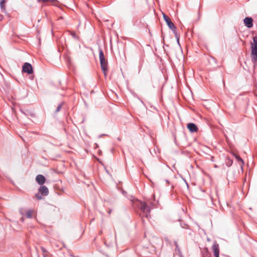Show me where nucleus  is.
<instances>
[{
  "instance_id": "1",
  "label": "nucleus",
  "mask_w": 257,
  "mask_h": 257,
  "mask_svg": "<svg viewBox=\"0 0 257 257\" xmlns=\"http://www.w3.org/2000/svg\"><path fill=\"white\" fill-rule=\"evenodd\" d=\"M136 205L142 211L141 215L142 217L148 218L150 216V212L151 208L147 204L146 202L137 200V201L136 202Z\"/></svg>"
},
{
  "instance_id": "2",
  "label": "nucleus",
  "mask_w": 257,
  "mask_h": 257,
  "mask_svg": "<svg viewBox=\"0 0 257 257\" xmlns=\"http://www.w3.org/2000/svg\"><path fill=\"white\" fill-rule=\"evenodd\" d=\"M99 57L100 60V66L103 72L104 75H106L107 71V61L105 59L103 51L101 49H99Z\"/></svg>"
},
{
  "instance_id": "3",
  "label": "nucleus",
  "mask_w": 257,
  "mask_h": 257,
  "mask_svg": "<svg viewBox=\"0 0 257 257\" xmlns=\"http://www.w3.org/2000/svg\"><path fill=\"white\" fill-rule=\"evenodd\" d=\"M163 18L166 22L168 27L173 32L176 38L177 39V41L179 43L178 35L176 31V27L174 23L171 21L170 19L166 15H163Z\"/></svg>"
},
{
  "instance_id": "4",
  "label": "nucleus",
  "mask_w": 257,
  "mask_h": 257,
  "mask_svg": "<svg viewBox=\"0 0 257 257\" xmlns=\"http://www.w3.org/2000/svg\"><path fill=\"white\" fill-rule=\"evenodd\" d=\"M49 193L48 188L45 186H41L38 189V193L36 194L35 196L38 200L43 199V196H47Z\"/></svg>"
},
{
  "instance_id": "5",
  "label": "nucleus",
  "mask_w": 257,
  "mask_h": 257,
  "mask_svg": "<svg viewBox=\"0 0 257 257\" xmlns=\"http://www.w3.org/2000/svg\"><path fill=\"white\" fill-rule=\"evenodd\" d=\"M22 71L25 73L28 74H31L33 73V69L32 66L29 63H25L22 67Z\"/></svg>"
},
{
  "instance_id": "6",
  "label": "nucleus",
  "mask_w": 257,
  "mask_h": 257,
  "mask_svg": "<svg viewBox=\"0 0 257 257\" xmlns=\"http://www.w3.org/2000/svg\"><path fill=\"white\" fill-rule=\"evenodd\" d=\"M251 60L254 64L257 63V46H251Z\"/></svg>"
},
{
  "instance_id": "7",
  "label": "nucleus",
  "mask_w": 257,
  "mask_h": 257,
  "mask_svg": "<svg viewBox=\"0 0 257 257\" xmlns=\"http://www.w3.org/2000/svg\"><path fill=\"white\" fill-rule=\"evenodd\" d=\"M212 249L214 253V255L215 257H219V244L217 243L216 242H214L212 246Z\"/></svg>"
},
{
  "instance_id": "8",
  "label": "nucleus",
  "mask_w": 257,
  "mask_h": 257,
  "mask_svg": "<svg viewBox=\"0 0 257 257\" xmlns=\"http://www.w3.org/2000/svg\"><path fill=\"white\" fill-rule=\"evenodd\" d=\"M243 22L246 27L250 28L253 26V19L251 17H246L243 20Z\"/></svg>"
},
{
  "instance_id": "9",
  "label": "nucleus",
  "mask_w": 257,
  "mask_h": 257,
  "mask_svg": "<svg viewBox=\"0 0 257 257\" xmlns=\"http://www.w3.org/2000/svg\"><path fill=\"white\" fill-rule=\"evenodd\" d=\"M187 128L191 133L196 132L198 130L197 126L194 123H188Z\"/></svg>"
},
{
  "instance_id": "10",
  "label": "nucleus",
  "mask_w": 257,
  "mask_h": 257,
  "mask_svg": "<svg viewBox=\"0 0 257 257\" xmlns=\"http://www.w3.org/2000/svg\"><path fill=\"white\" fill-rule=\"evenodd\" d=\"M36 180L39 185H43L45 182L46 179L43 175H38L36 178Z\"/></svg>"
},
{
  "instance_id": "11",
  "label": "nucleus",
  "mask_w": 257,
  "mask_h": 257,
  "mask_svg": "<svg viewBox=\"0 0 257 257\" xmlns=\"http://www.w3.org/2000/svg\"><path fill=\"white\" fill-rule=\"evenodd\" d=\"M174 245L176 246L175 249V253L178 254L180 257H184L182 254L181 251L179 247L177 241L174 242Z\"/></svg>"
},
{
  "instance_id": "12",
  "label": "nucleus",
  "mask_w": 257,
  "mask_h": 257,
  "mask_svg": "<svg viewBox=\"0 0 257 257\" xmlns=\"http://www.w3.org/2000/svg\"><path fill=\"white\" fill-rule=\"evenodd\" d=\"M5 3L6 1L5 0H1L0 1V6L3 12L6 11V7H5Z\"/></svg>"
},
{
  "instance_id": "13",
  "label": "nucleus",
  "mask_w": 257,
  "mask_h": 257,
  "mask_svg": "<svg viewBox=\"0 0 257 257\" xmlns=\"http://www.w3.org/2000/svg\"><path fill=\"white\" fill-rule=\"evenodd\" d=\"M32 213H33V211L32 210H27L25 213L26 217L28 218H32Z\"/></svg>"
},
{
  "instance_id": "14",
  "label": "nucleus",
  "mask_w": 257,
  "mask_h": 257,
  "mask_svg": "<svg viewBox=\"0 0 257 257\" xmlns=\"http://www.w3.org/2000/svg\"><path fill=\"white\" fill-rule=\"evenodd\" d=\"M233 155L235 157V158L236 159L237 161L240 162L241 163V164L243 165V164H244L243 161L239 156L235 155V154H234Z\"/></svg>"
},
{
  "instance_id": "15",
  "label": "nucleus",
  "mask_w": 257,
  "mask_h": 257,
  "mask_svg": "<svg viewBox=\"0 0 257 257\" xmlns=\"http://www.w3.org/2000/svg\"><path fill=\"white\" fill-rule=\"evenodd\" d=\"M39 2H42L43 3H46L49 2L51 3L55 4V3L57 2V0H38Z\"/></svg>"
},
{
  "instance_id": "16",
  "label": "nucleus",
  "mask_w": 257,
  "mask_h": 257,
  "mask_svg": "<svg viewBox=\"0 0 257 257\" xmlns=\"http://www.w3.org/2000/svg\"><path fill=\"white\" fill-rule=\"evenodd\" d=\"M63 104V102H62V103H60V104L57 106V108H56V111H55V112H56V113L58 112L61 110V108H62V106Z\"/></svg>"
},
{
  "instance_id": "17",
  "label": "nucleus",
  "mask_w": 257,
  "mask_h": 257,
  "mask_svg": "<svg viewBox=\"0 0 257 257\" xmlns=\"http://www.w3.org/2000/svg\"><path fill=\"white\" fill-rule=\"evenodd\" d=\"M253 44L251 46H257V36H254L253 37Z\"/></svg>"
},
{
  "instance_id": "18",
  "label": "nucleus",
  "mask_w": 257,
  "mask_h": 257,
  "mask_svg": "<svg viewBox=\"0 0 257 257\" xmlns=\"http://www.w3.org/2000/svg\"><path fill=\"white\" fill-rule=\"evenodd\" d=\"M41 249H42V252L43 253V255L44 254H46V253L47 252V250L45 248H44L43 247H41Z\"/></svg>"
},
{
  "instance_id": "19",
  "label": "nucleus",
  "mask_w": 257,
  "mask_h": 257,
  "mask_svg": "<svg viewBox=\"0 0 257 257\" xmlns=\"http://www.w3.org/2000/svg\"><path fill=\"white\" fill-rule=\"evenodd\" d=\"M71 35L74 38H76V34L75 33H71Z\"/></svg>"
},
{
  "instance_id": "20",
  "label": "nucleus",
  "mask_w": 257,
  "mask_h": 257,
  "mask_svg": "<svg viewBox=\"0 0 257 257\" xmlns=\"http://www.w3.org/2000/svg\"><path fill=\"white\" fill-rule=\"evenodd\" d=\"M20 213L22 214V215H24V210L23 209H21L20 210Z\"/></svg>"
},
{
  "instance_id": "21",
  "label": "nucleus",
  "mask_w": 257,
  "mask_h": 257,
  "mask_svg": "<svg viewBox=\"0 0 257 257\" xmlns=\"http://www.w3.org/2000/svg\"><path fill=\"white\" fill-rule=\"evenodd\" d=\"M21 220L22 222H23V221H24V218L23 217H21Z\"/></svg>"
},
{
  "instance_id": "22",
  "label": "nucleus",
  "mask_w": 257,
  "mask_h": 257,
  "mask_svg": "<svg viewBox=\"0 0 257 257\" xmlns=\"http://www.w3.org/2000/svg\"><path fill=\"white\" fill-rule=\"evenodd\" d=\"M111 210H109L108 211V213H109V214H110V213H111Z\"/></svg>"
},
{
  "instance_id": "23",
  "label": "nucleus",
  "mask_w": 257,
  "mask_h": 257,
  "mask_svg": "<svg viewBox=\"0 0 257 257\" xmlns=\"http://www.w3.org/2000/svg\"><path fill=\"white\" fill-rule=\"evenodd\" d=\"M43 257H47V255L46 254H44L43 255Z\"/></svg>"
}]
</instances>
